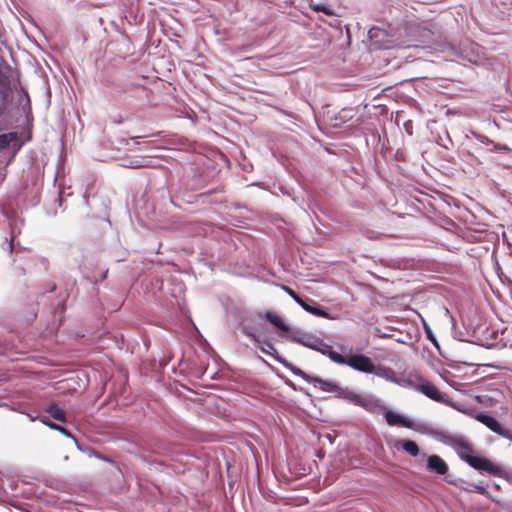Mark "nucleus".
<instances>
[{
    "label": "nucleus",
    "instance_id": "obj_1",
    "mask_svg": "<svg viewBox=\"0 0 512 512\" xmlns=\"http://www.w3.org/2000/svg\"><path fill=\"white\" fill-rule=\"evenodd\" d=\"M449 445L454 449L457 455L468 463L474 469L480 472H486L493 476L501 474L502 469L497 464L487 458L473 455V445L464 437H454L449 441Z\"/></svg>",
    "mask_w": 512,
    "mask_h": 512
},
{
    "label": "nucleus",
    "instance_id": "obj_2",
    "mask_svg": "<svg viewBox=\"0 0 512 512\" xmlns=\"http://www.w3.org/2000/svg\"><path fill=\"white\" fill-rule=\"evenodd\" d=\"M294 375L301 377L306 382L313 384L314 386H318L324 392H334L337 397L346 399V393H349L350 390L341 388L337 383L324 380L319 377L311 376L305 373L300 368L295 369Z\"/></svg>",
    "mask_w": 512,
    "mask_h": 512
},
{
    "label": "nucleus",
    "instance_id": "obj_3",
    "mask_svg": "<svg viewBox=\"0 0 512 512\" xmlns=\"http://www.w3.org/2000/svg\"><path fill=\"white\" fill-rule=\"evenodd\" d=\"M344 362H338L341 365H347L354 370L364 372V373H373L374 372V364L371 359L364 355L358 354H350L347 356L343 355Z\"/></svg>",
    "mask_w": 512,
    "mask_h": 512
},
{
    "label": "nucleus",
    "instance_id": "obj_4",
    "mask_svg": "<svg viewBox=\"0 0 512 512\" xmlns=\"http://www.w3.org/2000/svg\"><path fill=\"white\" fill-rule=\"evenodd\" d=\"M142 448L147 452L159 456L169 457L173 454L172 444L155 437L143 440Z\"/></svg>",
    "mask_w": 512,
    "mask_h": 512
},
{
    "label": "nucleus",
    "instance_id": "obj_5",
    "mask_svg": "<svg viewBox=\"0 0 512 512\" xmlns=\"http://www.w3.org/2000/svg\"><path fill=\"white\" fill-rule=\"evenodd\" d=\"M346 399L372 413H381L384 409L380 401L371 396H361L350 391L346 393Z\"/></svg>",
    "mask_w": 512,
    "mask_h": 512
},
{
    "label": "nucleus",
    "instance_id": "obj_6",
    "mask_svg": "<svg viewBox=\"0 0 512 512\" xmlns=\"http://www.w3.org/2000/svg\"><path fill=\"white\" fill-rule=\"evenodd\" d=\"M308 348L320 352L321 354L329 357L331 361L337 364L338 362H344L343 355L334 351L331 345L325 343L322 339L317 338L315 336L312 337Z\"/></svg>",
    "mask_w": 512,
    "mask_h": 512
},
{
    "label": "nucleus",
    "instance_id": "obj_7",
    "mask_svg": "<svg viewBox=\"0 0 512 512\" xmlns=\"http://www.w3.org/2000/svg\"><path fill=\"white\" fill-rule=\"evenodd\" d=\"M393 375H394V372L392 370L386 369V380H394L401 386L412 388L415 391H418L421 383L424 380V378L422 376H420L417 373H412V372L402 375L400 378H397V379H394L392 377Z\"/></svg>",
    "mask_w": 512,
    "mask_h": 512
},
{
    "label": "nucleus",
    "instance_id": "obj_8",
    "mask_svg": "<svg viewBox=\"0 0 512 512\" xmlns=\"http://www.w3.org/2000/svg\"><path fill=\"white\" fill-rule=\"evenodd\" d=\"M476 419L484 424L486 427H488L493 432L497 433L498 435L502 436L503 438L512 440V431L503 428L502 425L499 423V421L488 414L479 413L476 415Z\"/></svg>",
    "mask_w": 512,
    "mask_h": 512
},
{
    "label": "nucleus",
    "instance_id": "obj_9",
    "mask_svg": "<svg viewBox=\"0 0 512 512\" xmlns=\"http://www.w3.org/2000/svg\"><path fill=\"white\" fill-rule=\"evenodd\" d=\"M256 346L259 347L261 352H263L266 355L271 356L275 361L280 363L286 369L290 370L293 374H294L295 369L298 368L295 365H293L292 363H290L289 361H287L285 358L280 356L279 353L277 352L276 348L274 347L273 343H271L269 340L262 338V343L260 345H256Z\"/></svg>",
    "mask_w": 512,
    "mask_h": 512
},
{
    "label": "nucleus",
    "instance_id": "obj_10",
    "mask_svg": "<svg viewBox=\"0 0 512 512\" xmlns=\"http://www.w3.org/2000/svg\"><path fill=\"white\" fill-rule=\"evenodd\" d=\"M417 392L439 403H445L448 398L446 393L441 392L433 383L426 379L423 380Z\"/></svg>",
    "mask_w": 512,
    "mask_h": 512
},
{
    "label": "nucleus",
    "instance_id": "obj_11",
    "mask_svg": "<svg viewBox=\"0 0 512 512\" xmlns=\"http://www.w3.org/2000/svg\"><path fill=\"white\" fill-rule=\"evenodd\" d=\"M427 470L439 475H445L449 467L447 463L438 455H429L427 457Z\"/></svg>",
    "mask_w": 512,
    "mask_h": 512
},
{
    "label": "nucleus",
    "instance_id": "obj_12",
    "mask_svg": "<svg viewBox=\"0 0 512 512\" xmlns=\"http://www.w3.org/2000/svg\"><path fill=\"white\" fill-rule=\"evenodd\" d=\"M368 39L371 51L381 50L384 42V30L379 27H372L368 31Z\"/></svg>",
    "mask_w": 512,
    "mask_h": 512
},
{
    "label": "nucleus",
    "instance_id": "obj_13",
    "mask_svg": "<svg viewBox=\"0 0 512 512\" xmlns=\"http://www.w3.org/2000/svg\"><path fill=\"white\" fill-rule=\"evenodd\" d=\"M386 423L390 426H400L406 428H412L413 426V422L410 419L390 410L386 411Z\"/></svg>",
    "mask_w": 512,
    "mask_h": 512
},
{
    "label": "nucleus",
    "instance_id": "obj_14",
    "mask_svg": "<svg viewBox=\"0 0 512 512\" xmlns=\"http://www.w3.org/2000/svg\"><path fill=\"white\" fill-rule=\"evenodd\" d=\"M286 333H287V338L290 341L299 343L305 347H308L310 345V341H311L312 337H314L313 335L307 334L299 329L298 330H290L289 329V331Z\"/></svg>",
    "mask_w": 512,
    "mask_h": 512
},
{
    "label": "nucleus",
    "instance_id": "obj_15",
    "mask_svg": "<svg viewBox=\"0 0 512 512\" xmlns=\"http://www.w3.org/2000/svg\"><path fill=\"white\" fill-rule=\"evenodd\" d=\"M45 411L56 421H59L61 423H66V413L62 407H60L56 402H50L46 408Z\"/></svg>",
    "mask_w": 512,
    "mask_h": 512
},
{
    "label": "nucleus",
    "instance_id": "obj_16",
    "mask_svg": "<svg viewBox=\"0 0 512 512\" xmlns=\"http://www.w3.org/2000/svg\"><path fill=\"white\" fill-rule=\"evenodd\" d=\"M393 446L398 450H404L413 457H416L420 452L417 443L412 440H397L394 442Z\"/></svg>",
    "mask_w": 512,
    "mask_h": 512
},
{
    "label": "nucleus",
    "instance_id": "obj_17",
    "mask_svg": "<svg viewBox=\"0 0 512 512\" xmlns=\"http://www.w3.org/2000/svg\"><path fill=\"white\" fill-rule=\"evenodd\" d=\"M39 420L41 421V423H43L44 425H46L47 427H49L50 429H53V430H56L58 432H60L61 434H63L64 436L68 437V438H71L78 449H81L79 447V444L75 438L74 435L71 434V432L69 430H67L65 427L63 426H60L58 424H56L55 422H52L48 417L46 416H41V418H39Z\"/></svg>",
    "mask_w": 512,
    "mask_h": 512
},
{
    "label": "nucleus",
    "instance_id": "obj_18",
    "mask_svg": "<svg viewBox=\"0 0 512 512\" xmlns=\"http://www.w3.org/2000/svg\"><path fill=\"white\" fill-rule=\"evenodd\" d=\"M311 303L312 304H310V303H308L306 301H303L302 303H300V306L306 312H308V313H310L312 315H315V316H318V317H323V318H330L328 312L326 311V309H324L321 306L315 305L314 301H311Z\"/></svg>",
    "mask_w": 512,
    "mask_h": 512
},
{
    "label": "nucleus",
    "instance_id": "obj_19",
    "mask_svg": "<svg viewBox=\"0 0 512 512\" xmlns=\"http://www.w3.org/2000/svg\"><path fill=\"white\" fill-rule=\"evenodd\" d=\"M264 318L272 325L277 327L279 330L283 332L289 331V326L282 320V318L278 314L272 311H266V313L264 314Z\"/></svg>",
    "mask_w": 512,
    "mask_h": 512
},
{
    "label": "nucleus",
    "instance_id": "obj_20",
    "mask_svg": "<svg viewBox=\"0 0 512 512\" xmlns=\"http://www.w3.org/2000/svg\"><path fill=\"white\" fill-rule=\"evenodd\" d=\"M459 487H460V489L467 491V492H475V493H479V494L486 493V489L484 486L478 485V484L467 483L465 481H461V485Z\"/></svg>",
    "mask_w": 512,
    "mask_h": 512
},
{
    "label": "nucleus",
    "instance_id": "obj_21",
    "mask_svg": "<svg viewBox=\"0 0 512 512\" xmlns=\"http://www.w3.org/2000/svg\"><path fill=\"white\" fill-rule=\"evenodd\" d=\"M17 139V133L15 132H9L5 134L0 135V149L7 148L11 142L15 141Z\"/></svg>",
    "mask_w": 512,
    "mask_h": 512
},
{
    "label": "nucleus",
    "instance_id": "obj_22",
    "mask_svg": "<svg viewBox=\"0 0 512 512\" xmlns=\"http://www.w3.org/2000/svg\"><path fill=\"white\" fill-rule=\"evenodd\" d=\"M242 332L248 336L256 345H260L262 343V338L256 335L250 327H243Z\"/></svg>",
    "mask_w": 512,
    "mask_h": 512
},
{
    "label": "nucleus",
    "instance_id": "obj_23",
    "mask_svg": "<svg viewBox=\"0 0 512 512\" xmlns=\"http://www.w3.org/2000/svg\"><path fill=\"white\" fill-rule=\"evenodd\" d=\"M282 289L300 306L304 300L290 287L282 286Z\"/></svg>",
    "mask_w": 512,
    "mask_h": 512
},
{
    "label": "nucleus",
    "instance_id": "obj_24",
    "mask_svg": "<svg viewBox=\"0 0 512 512\" xmlns=\"http://www.w3.org/2000/svg\"><path fill=\"white\" fill-rule=\"evenodd\" d=\"M310 7L315 12H323L324 14H326L328 16L333 15L332 10L327 6H324L321 4H315V5L310 4Z\"/></svg>",
    "mask_w": 512,
    "mask_h": 512
},
{
    "label": "nucleus",
    "instance_id": "obj_25",
    "mask_svg": "<svg viewBox=\"0 0 512 512\" xmlns=\"http://www.w3.org/2000/svg\"><path fill=\"white\" fill-rule=\"evenodd\" d=\"M123 166L128 168H141L144 166V164L142 160L134 159L129 161L127 164H124Z\"/></svg>",
    "mask_w": 512,
    "mask_h": 512
},
{
    "label": "nucleus",
    "instance_id": "obj_26",
    "mask_svg": "<svg viewBox=\"0 0 512 512\" xmlns=\"http://www.w3.org/2000/svg\"><path fill=\"white\" fill-rule=\"evenodd\" d=\"M352 112V109H343L341 112H340V119H347V118H352V115H350Z\"/></svg>",
    "mask_w": 512,
    "mask_h": 512
},
{
    "label": "nucleus",
    "instance_id": "obj_27",
    "mask_svg": "<svg viewBox=\"0 0 512 512\" xmlns=\"http://www.w3.org/2000/svg\"><path fill=\"white\" fill-rule=\"evenodd\" d=\"M2 247L4 250H7L9 253H12L13 251V243L11 241L5 240V242L2 244Z\"/></svg>",
    "mask_w": 512,
    "mask_h": 512
},
{
    "label": "nucleus",
    "instance_id": "obj_28",
    "mask_svg": "<svg viewBox=\"0 0 512 512\" xmlns=\"http://www.w3.org/2000/svg\"><path fill=\"white\" fill-rule=\"evenodd\" d=\"M28 417L32 420V421H35L36 419H39L40 417L37 416V415H34V414H28Z\"/></svg>",
    "mask_w": 512,
    "mask_h": 512
},
{
    "label": "nucleus",
    "instance_id": "obj_29",
    "mask_svg": "<svg viewBox=\"0 0 512 512\" xmlns=\"http://www.w3.org/2000/svg\"><path fill=\"white\" fill-rule=\"evenodd\" d=\"M5 107L3 103H0V116L4 113Z\"/></svg>",
    "mask_w": 512,
    "mask_h": 512
},
{
    "label": "nucleus",
    "instance_id": "obj_30",
    "mask_svg": "<svg viewBox=\"0 0 512 512\" xmlns=\"http://www.w3.org/2000/svg\"><path fill=\"white\" fill-rule=\"evenodd\" d=\"M396 47L395 45H389V41L386 40V46H385V49H391V48H394Z\"/></svg>",
    "mask_w": 512,
    "mask_h": 512
},
{
    "label": "nucleus",
    "instance_id": "obj_31",
    "mask_svg": "<svg viewBox=\"0 0 512 512\" xmlns=\"http://www.w3.org/2000/svg\"><path fill=\"white\" fill-rule=\"evenodd\" d=\"M140 458H141L143 461H145V462H148V463H150V462H151V460H149L146 456L140 455Z\"/></svg>",
    "mask_w": 512,
    "mask_h": 512
},
{
    "label": "nucleus",
    "instance_id": "obj_32",
    "mask_svg": "<svg viewBox=\"0 0 512 512\" xmlns=\"http://www.w3.org/2000/svg\"><path fill=\"white\" fill-rule=\"evenodd\" d=\"M383 149H384V144L381 145V147L379 148V153L382 154L383 153Z\"/></svg>",
    "mask_w": 512,
    "mask_h": 512
},
{
    "label": "nucleus",
    "instance_id": "obj_33",
    "mask_svg": "<svg viewBox=\"0 0 512 512\" xmlns=\"http://www.w3.org/2000/svg\"><path fill=\"white\" fill-rule=\"evenodd\" d=\"M107 273H108V271L106 270V271L102 274V279H105V278H106Z\"/></svg>",
    "mask_w": 512,
    "mask_h": 512
},
{
    "label": "nucleus",
    "instance_id": "obj_34",
    "mask_svg": "<svg viewBox=\"0 0 512 512\" xmlns=\"http://www.w3.org/2000/svg\"><path fill=\"white\" fill-rule=\"evenodd\" d=\"M290 386L293 388V390H296V387L292 383H290Z\"/></svg>",
    "mask_w": 512,
    "mask_h": 512
}]
</instances>
